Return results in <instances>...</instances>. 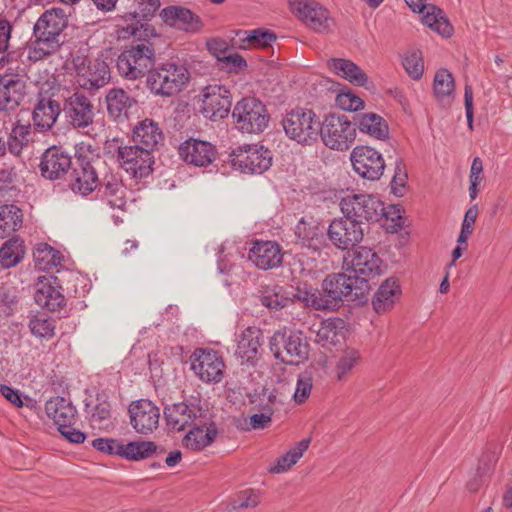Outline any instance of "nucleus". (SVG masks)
Masks as SVG:
<instances>
[{"label":"nucleus","instance_id":"7","mask_svg":"<svg viewBox=\"0 0 512 512\" xmlns=\"http://www.w3.org/2000/svg\"><path fill=\"white\" fill-rule=\"evenodd\" d=\"M235 127L242 133H262L269 124L270 114L266 105L254 96L240 99L232 110Z\"/></svg>","mask_w":512,"mask_h":512},{"label":"nucleus","instance_id":"47","mask_svg":"<svg viewBox=\"0 0 512 512\" xmlns=\"http://www.w3.org/2000/svg\"><path fill=\"white\" fill-rule=\"evenodd\" d=\"M454 90L455 81L452 73L445 68L437 70L433 80V93L436 99L443 100L453 95Z\"/></svg>","mask_w":512,"mask_h":512},{"label":"nucleus","instance_id":"16","mask_svg":"<svg viewBox=\"0 0 512 512\" xmlns=\"http://www.w3.org/2000/svg\"><path fill=\"white\" fill-rule=\"evenodd\" d=\"M225 364L222 355L210 348H197L191 355V369L205 383H219Z\"/></svg>","mask_w":512,"mask_h":512},{"label":"nucleus","instance_id":"14","mask_svg":"<svg viewBox=\"0 0 512 512\" xmlns=\"http://www.w3.org/2000/svg\"><path fill=\"white\" fill-rule=\"evenodd\" d=\"M364 230L359 221L346 215L333 219L326 229L331 244L343 251L357 246L363 240Z\"/></svg>","mask_w":512,"mask_h":512},{"label":"nucleus","instance_id":"1","mask_svg":"<svg viewBox=\"0 0 512 512\" xmlns=\"http://www.w3.org/2000/svg\"><path fill=\"white\" fill-rule=\"evenodd\" d=\"M161 7L160 0H140L138 11L123 16L126 25L120 29L122 38L132 37L130 47L125 48L116 60L118 71L131 77L140 76L151 65L154 56L152 38L158 36L156 29L149 22Z\"/></svg>","mask_w":512,"mask_h":512},{"label":"nucleus","instance_id":"43","mask_svg":"<svg viewBox=\"0 0 512 512\" xmlns=\"http://www.w3.org/2000/svg\"><path fill=\"white\" fill-rule=\"evenodd\" d=\"M310 443V437L297 442L290 450L275 460L274 465L269 468V472L279 474L290 469L303 456Z\"/></svg>","mask_w":512,"mask_h":512},{"label":"nucleus","instance_id":"29","mask_svg":"<svg viewBox=\"0 0 512 512\" xmlns=\"http://www.w3.org/2000/svg\"><path fill=\"white\" fill-rule=\"evenodd\" d=\"M25 83L16 76L0 74V111H14L24 99Z\"/></svg>","mask_w":512,"mask_h":512},{"label":"nucleus","instance_id":"30","mask_svg":"<svg viewBox=\"0 0 512 512\" xmlns=\"http://www.w3.org/2000/svg\"><path fill=\"white\" fill-rule=\"evenodd\" d=\"M132 140L141 148L153 152L164 141V134L159 123L151 118H145L133 128Z\"/></svg>","mask_w":512,"mask_h":512},{"label":"nucleus","instance_id":"45","mask_svg":"<svg viewBox=\"0 0 512 512\" xmlns=\"http://www.w3.org/2000/svg\"><path fill=\"white\" fill-rule=\"evenodd\" d=\"M22 211L14 204L0 206V238L7 237L10 232L16 231L22 224Z\"/></svg>","mask_w":512,"mask_h":512},{"label":"nucleus","instance_id":"57","mask_svg":"<svg viewBox=\"0 0 512 512\" xmlns=\"http://www.w3.org/2000/svg\"><path fill=\"white\" fill-rule=\"evenodd\" d=\"M336 104L342 110L349 112H356L364 108V101L350 90L340 92L336 96Z\"/></svg>","mask_w":512,"mask_h":512},{"label":"nucleus","instance_id":"36","mask_svg":"<svg viewBox=\"0 0 512 512\" xmlns=\"http://www.w3.org/2000/svg\"><path fill=\"white\" fill-rule=\"evenodd\" d=\"M45 411L58 427H66V424H75L77 410L72 402L64 397L56 396L45 404Z\"/></svg>","mask_w":512,"mask_h":512},{"label":"nucleus","instance_id":"62","mask_svg":"<svg viewBox=\"0 0 512 512\" xmlns=\"http://www.w3.org/2000/svg\"><path fill=\"white\" fill-rule=\"evenodd\" d=\"M60 48L51 47L46 41L35 39V46L31 47L28 51V59L33 62L41 61L54 53Z\"/></svg>","mask_w":512,"mask_h":512},{"label":"nucleus","instance_id":"18","mask_svg":"<svg viewBox=\"0 0 512 512\" xmlns=\"http://www.w3.org/2000/svg\"><path fill=\"white\" fill-rule=\"evenodd\" d=\"M202 106L200 112L211 121L224 119L230 113L232 95L224 85H208L202 90Z\"/></svg>","mask_w":512,"mask_h":512},{"label":"nucleus","instance_id":"60","mask_svg":"<svg viewBox=\"0 0 512 512\" xmlns=\"http://www.w3.org/2000/svg\"><path fill=\"white\" fill-rule=\"evenodd\" d=\"M312 389V377L308 373H301L298 375L296 390L293 398L297 404L304 403L310 395Z\"/></svg>","mask_w":512,"mask_h":512},{"label":"nucleus","instance_id":"55","mask_svg":"<svg viewBox=\"0 0 512 512\" xmlns=\"http://www.w3.org/2000/svg\"><path fill=\"white\" fill-rule=\"evenodd\" d=\"M361 359L360 353L354 348L344 350L337 363V377L343 380L345 376L358 364Z\"/></svg>","mask_w":512,"mask_h":512},{"label":"nucleus","instance_id":"50","mask_svg":"<svg viewBox=\"0 0 512 512\" xmlns=\"http://www.w3.org/2000/svg\"><path fill=\"white\" fill-rule=\"evenodd\" d=\"M32 335L37 338L49 340L55 336V321L49 317L34 315L28 323Z\"/></svg>","mask_w":512,"mask_h":512},{"label":"nucleus","instance_id":"15","mask_svg":"<svg viewBox=\"0 0 512 512\" xmlns=\"http://www.w3.org/2000/svg\"><path fill=\"white\" fill-rule=\"evenodd\" d=\"M293 14L317 33L329 32L333 19L330 12L315 0H289Z\"/></svg>","mask_w":512,"mask_h":512},{"label":"nucleus","instance_id":"38","mask_svg":"<svg viewBox=\"0 0 512 512\" xmlns=\"http://www.w3.org/2000/svg\"><path fill=\"white\" fill-rule=\"evenodd\" d=\"M107 111L115 120L128 118L129 110L137 104V101L121 88H112L106 95Z\"/></svg>","mask_w":512,"mask_h":512},{"label":"nucleus","instance_id":"13","mask_svg":"<svg viewBox=\"0 0 512 512\" xmlns=\"http://www.w3.org/2000/svg\"><path fill=\"white\" fill-rule=\"evenodd\" d=\"M68 25L67 12L58 7L46 10L37 20L33 27L35 39L46 41L54 48H60L63 41L61 34Z\"/></svg>","mask_w":512,"mask_h":512},{"label":"nucleus","instance_id":"34","mask_svg":"<svg viewBox=\"0 0 512 512\" xmlns=\"http://www.w3.org/2000/svg\"><path fill=\"white\" fill-rule=\"evenodd\" d=\"M163 413L167 425L176 431H183L194 425L197 419L195 407L188 405L186 402L166 405Z\"/></svg>","mask_w":512,"mask_h":512},{"label":"nucleus","instance_id":"21","mask_svg":"<svg viewBox=\"0 0 512 512\" xmlns=\"http://www.w3.org/2000/svg\"><path fill=\"white\" fill-rule=\"evenodd\" d=\"M296 244L312 252L319 253L328 247L325 227L312 218H301L295 227Z\"/></svg>","mask_w":512,"mask_h":512},{"label":"nucleus","instance_id":"41","mask_svg":"<svg viewBox=\"0 0 512 512\" xmlns=\"http://www.w3.org/2000/svg\"><path fill=\"white\" fill-rule=\"evenodd\" d=\"M292 295V304L300 302L304 307L314 310H325V306H327L323 302L321 291L307 282L299 283L296 287L293 286Z\"/></svg>","mask_w":512,"mask_h":512},{"label":"nucleus","instance_id":"6","mask_svg":"<svg viewBox=\"0 0 512 512\" xmlns=\"http://www.w3.org/2000/svg\"><path fill=\"white\" fill-rule=\"evenodd\" d=\"M91 446L103 454L119 456L127 461L135 462L164 453V448L153 441L145 440L130 441L124 444L120 439L96 438L91 442Z\"/></svg>","mask_w":512,"mask_h":512},{"label":"nucleus","instance_id":"22","mask_svg":"<svg viewBox=\"0 0 512 512\" xmlns=\"http://www.w3.org/2000/svg\"><path fill=\"white\" fill-rule=\"evenodd\" d=\"M61 289L58 277L52 275L39 277L34 295L35 302L48 311H60L66 306L65 296Z\"/></svg>","mask_w":512,"mask_h":512},{"label":"nucleus","instance_id":"35","mask_svg":"<svg viewBox=\"0 0 512 512\" xmlns=\"http://www.w3.org/2000/svg\"><path fill=\"white\" fill-rule=\"evenodd\" d=\"M353 119L355 128H358L361 133L382 141L389 138V126L382 116L368 112L356 114Z\"/></svg>","mask_w":512,"mask_h":512},{"label":"nucleus","instance_id":"11","mask_svg":"<svg viewBox=\"0 0 512 512\" xmlns=\"http://www.w3.org/2000/svg\"><path fill=\"white\" fill-rule=\"evenodd\" d=\"M75 161L70 168L68 186L76 194L88 196L97 188L99 178L92 164V157L83 152L82 146H75Z\"/></svg>","mask_w":512,"mask_h":512},{"label":"nucleus","instance_id":"37","mask_svg":"<svg viewBox=\"0 0 512 512\" xmlns=\"http://www.w3.org/2000/svg\"><path fill=\"white\" fill-rule=\"evenodd\" d=\"M327 66L337 76L349 81L356 86H365L368 82V76L360 66L349 59L330 58Z\"/></svg>","mask_w":512,"mask_h":512},{"label":"nucleus","instance_id":"63","mask_svg":"<svg viewBox=\"0 0 512 512\" xmlns=\"http://www.w3.org/2000/svg\"><path fill=\"white\" fill-rule=\"evenodd\" d=\"M17 172L15 167L0 169V203L5 195L15 188Z\"/></svg>","mask_w":512,"mask_h":512},{"label":"nucleus","instance_id":"19","mask_svg":"<svg viewBox=\"0 0 512 512\" xmlns=\"http://www.w3.org/2000/svg\"><path fill=\"white\" fill-rule=\"evenodd\" d=\"M128 413L130 424L137 433L148 435L157 429L160 410L151 400L132 401L128 407Z\"/></svg>","mask_w":512,"mask_h":512},{"label":"nucleus","instance_id":"42","mask_svg":"<svg viewBox=\"0 0 512 512\" xmlns=\"http://www.w3.org/2000/svg\"><path fill=\"white\" fill-rule=\"evenodd\" d=\"M35 267L41 271H49L61 266L63 256L48 243H38L33 250Z\"/></svg>","mask_w":512,"mask_h":512},{"label":"nucleus","instance_id":"8","mask_svg":"<svg viewBox=\"0 0 512 512\" xmlns=\"http://www.w3.org/2000/svg\"><path fill=\"white\" fill-rule=\"evenodd\" d=\"M339 205L343 215L359 221L362 227H367L369 223L377 222L382 217L389 218L383 202L372 194L353 193L343 197Z\"/></svg>","mask_w":512,"mask_h":512},{"label":"nucleus","instance_id":"32","mask_svg":"<svg viewBox=\"0 0 512 512\" xmlns=\"http://www.w3.org/2000/svg\"><path fill=\"white\" fill-rule=\"evenodd\" d=\"M97 197L105 201L111 208L123 210L126 206L125 189L122 180L111 174L106 175L95 189Z\"/></svg>","mask_w":512,"mask_h":512},{"label":"nucleus","instance_id":"52","mask_svg":"<svg viewBox=\"0 0 512 512\" xmlns=\"http://www.w3.org/2000/svg\"><path fill=\"white\" fill-rule=\"evenodd\" d=\"M501 448L496 445H489L479 458L477 471L481 476L493 473L500 458Z\"/></svg>","mask_w":512,"mask_h":512},{"label":"nucleus","instance_id":"53","mask_svg":"<svg viewBox=\"0 0 512 512\" xmlns=\"http://www.w3.org/2000/svg\"><path fill=\"white\" fill-rule=\"evenodd\" d=\"M408 173L404 161L399 158L395 161L394 175L390 181L391 193L396 197L404 196L407 188Z\"/></svg>","mask_w":512,"mask_h":512},{"label":"nucleus","instance_id":"48","mask_svg":"<svg viewBox=\"0 0 512 512\" xmlns=\"http://www.w3.org/2000/svg\"><path fill=\"white\" fill-rule=\"evenodd\" d=\"M22 241L10 239L0 248V263L4 268L16 266L22 260Z\"/></svg>","mask_w":512,"mask_h":512},{"label":"nucleus","instance_id":"3","mask_svg":"<svg viewBox=\"0 0 512 512\" xmlns=\"http://www.w3.org/2000/svg\"><path fill=\"white\" fill-rule=\"evenodd\" d=\"M345 263L346 270L353 273L351 278L357 285L355 298L360 302L366 301L372 288L371 281L385 272L386 265L373 249L364 246L354 250L351 261Z\"/></svg>","mask_w":512,"mask_h":512},{"label":"nucleus","instance_id":"27","mask_svg":"<svg viewBox=\"0 0 512 512\" xmlns=\"http://www.w3.org/2000/svg\"><path fill=\"white\" fill-rule=\"evenodd\" d=\"M263 343L262 330L255 326H249L242 331L239 337L235 355L241 359V364L255 366L260 358Z\"/></svg>","mask_w":512,"mask_h":512},{"label":"nucleus","instance_id":"24","mask_svg":"<svg viewBox=\"0 0 512 512\" xmlns=\"http://www.w3.org/2000/svg\"><path fill=\"white\" fill-rule=\"evenodd\" d=\"M180 158L196 167H207L217 157V149L211 142L188 138L178 148Z\"/></svg>","mask_w":512,"mask_h":512},{"label":"nucleus","instance_id":"20","mask_svg":"<svg viewBox=\"0 0 512 512\" xmlns=\"http://www.w3.org/2000/svg\"><path fill=\"white\" fill-rule=\"evenodd\" d=\"M71 155L62 146H50L40 159L39 170L43 178L47 180L62 179L72 167Z\"/></svg>","mask_w":512,"mask_h":512},{"label":"nucleus","instance_id":"39","mask_svg":"<svg viewBox=\"0 0 512 512\" xmlns=\"http://www.w3.org/2000/svg\"><path fill=\"white\" fill-rule=\"evenodd\" d=\"M292 293V285H266L261 290L260 302L269 309L281 310L292 304Z\"/></svg>","mask_w":512,"mask_h":512},{"label":"nucleus","instance_id":"2","mask_svg":"<svg viewBox=\"0 0 512 512\" xmlns=\"http://www.w3.org/2000/svg\"><path fill=\"white\" fill-rule=\"evenodd\" d=\"M154 55H156L155 52ZM151 62L148 69L137 77L128 76L123 71L118 72L122 77L129 80H136L147 74V88L152 94L161 97H171L178 94L189 81L190 73L184 65L169 61L156 64L155 56H153Z\"/></svg>","mask_w":512,"mask_h":512},{"label":"nucleus","instance_id":"10","mask_svg":"<svg viewBox=\"0 0 512 512\" xmlns=\"http://www.w3.org/2000/svg\"><path fill=\"white\" fill-rule=\"evenodd\" d=\"M234 169L246 174H263L273 163V153L261 144L239 146L229 155Z\"/></svg>","mask_w":512,"mask_h":512},{"label":"nucleus","instance_id":"26","mask_svg":"<svg viewBox=\"0 0 512 512\" xmlns=\"http://www.w3.org/2000/svg\"><path fill=\"white\" fill-rule=\"evenodd\" d=\"M248 259L259 269H273L282 263V248L275 241L256 240L249 250Z\"/></svg>","mask_w":512,"mask_h":512},{"label":"nucleus","instance_id":"54","mask_svg":"<svg viewBox=\"0 0 512 512\" xmlns=\"http://www.w3.org/2000/svg\"><path fill=\"white\" fill-rule=\"evenodd\" d=\"M402 65L407 74L414 80L421 79L424 72L422 52L413 50L408 52L402 60Z\"/></svg>","mask_w":512,"mask_h":512},{"label":"nucleus","instance_id":"12","mask_svg":"<svg viewBox=\"0 0 512 512\" xmlns=\"http://www.w3.org/2000/svg\"><path fill=\"white\" fill-rule=\"evenodd\" d=\"M356 283L351 275L345 273H331L326 275L321 285V295L325 310L336 311L343 304L344 300H357L355 298Z\"/></svg>","mask_w":512,"mask_h":512},{"label":"nucleus","instance_id":"33","mask_svg":"<svg viewBox=\"0 0 512 512\" xmlns=\"http://www.w3.org/2000/svg\"><path fill=\"white\" fill-rule=\"evenodd\" d=\"M218 435L215 422L195 423L183 438V445L193 451H201L211 445Z\"/></svg>","mask_w":512,"mask_h":512},{"label":"nucleus","instance_id":"40","mask_svg":"<svg viewBox=\"0 0 512 512\" xmlns=\"http://www.w3.org/2000/svg\"><path fill=\"white\" fill-rule=\"evenodd\" d=\"M62 113L60 103L51 98H40L33 111L34 125L42 130H49Z\"/></svg>","mask_w":512,"mask_h":512},{"label":"nucleus","instance_id":"61","mask_svg":"<svg viewBox=\"0 0 512 512\" xmlns=\"http://www.w3.org/2000/svg\"><path fill=\"white\" fill-rule=\"evenodd\" d=\"M221 69L228 72H239L247 67V61L237 52H228L220 61Z\"/></svg>","mask_w":512,"mask_h":512},{"label":"nucleus","instance_id":"44","mask_svg":"<svg viewBox=\"0 0 512 512\" xmlns=\"http://www.w3.org/2000/svg\"><path fill=\"white\" fill-rule=\"evenodd\" d=\"M85 412L92 422L101 423L111 418V404L108 394L102 390L96 393L95 400H85Z\"/></svg>","mask_w":512,"mask_h":512},{"label":"nucleus","instance_id":"31","mask_svg":"<svg viewBox=\"0 0 512 512\" xmlns=\"http://www.w3.org/2000/svg\"><path fill=\"white\" fill-rule=\"evenodd\" d=\"M402 294L399 280L389 277L378 287L372 298V307L377 314L391 310Z\"/></svg>","mask_w":512,"mask_h":512},{"label":"nucleus","instance_id":"17","mask_svg":"<svg viewBox=\"0 0 512 512\" xmlns=\"http://www.w3.org/2000/svg\"><path fill=\"white\" fill-rule=\"evenodd\" d=\"M350 161L354 171L363 179L369 181L379 180L385 169L382 154L375 148L358 145L350 154Z\"/></svg>","mask_w":512,"mask_h":512},{"label":"nucleus","instance_id":"49","mask_svg":"<svg viewBox=\"0 0 512 512\" xmlns=\"http://www.w3.org/2000/svg\"><path fill=\"white\" fill-rule=\"evenodd\" d=\"M344 327V320L340 318H329L322 323L318 331V336L330 344L335 345L340 341V338L344 336Z\"/></svg>","mask_w":512,"mask_h":512},{"label":"nucleus","instance_id":"51","mask_svg":"<svg viewBox=\"0 0 512 512\" xmlns=\"http://www.w3.org/2000/svg\"><path fill=\"white\" fill-rule=\"evenodd\" d=\"M109 68L105 62H98L93 67L89 66L83 86L88 89L103 87L109 79Z\"/></svg>","mask_w":512,"mask_h":512},{"label":"nucleus","instance_id":"4","mask_svg":"<svg viewBox=\"0 0 512 512\" xmlns=\"http://www.w3.org/2000/svg\"><path fill=\"white\" fill-rule=\"evenodd\" d=\"M269 349L275 359L286 365H299L309 357L307 336L287 327L276 330L269 339Z\"/></svg>","mask_w":512,"mask_h":512},{"label":"nucleus","instance_id":"25","mask_svg":"<svg viewBox=\"0 0 512 512\" xmlns=\"http://www.w3.org/2000/svg\"><path fill=\"white\" fill-rule=\"evenodd\" d=\"M426 0H405L413 12L423 13V23L445 38L452 36L454 28L444 11L434 4L426 5Z\"/></svg>","mask_w":512,"mask_h":512},{"label":"nucleus","instance_id":"58","mask_svg":"<svg viewBox=\"0 0 512 512\" xmlns=\"http://www.w3.org/2000/svg\"><path fill=\"white\" fill-rule=\"evenodd\" d=\"M483 162L480 157H475L472 161L469 174V197L471 200L476 199L478 195V185L482 181Z\"/></svg>","mask_w":512,"mask_h":512},{"label":"nucleus","instance_id":"56","mask_svg":"<svg viewBox=\"0 0 512 512\" xmlns=\"http://www.w3.org/2000/svg\"><path fill=\"white\" fill-rule=\"evenodd\" d=\"M245 40L255 47L267 48L277 40V35L269 29L257 28L250 31Z\"/></svg>","mask_w":512,"mask_h":512},{"label":"nucleus","instance_id":"5","mask_svg":"<svg viewBox=\"0 0 512 512\" xmlns=\"http://www.w3.org/2000/svg\"><path fill=\"white\" fill-rule=\"evenodd\" d=\"M286 136L301 145L317 142L321 132L320 118L308 108H295L287 111L281 120Z\"/></svg>","mask_w":512,"mask_h":512},{"label":"nucleus","instance_id":"46","mask_svg":"<svg viewBox=\"0 0 512 512\" xmlns=\"http://www.w3.org/2000/svg\"><path fill=\"white\" fill-rule=\"evenodd\" d=\"M123 151H119V164L120 166L133 178L142 179V175L146 173L145 166H135L136 158H138V154L143 153L144 148H141L140 145L134 143V145H126Z\"/></svg>","mask_w":512,"mask_h":512},{"label":"nucleus","instance_id":"9","mask_svg":"<svg viewBox=\"0 0 512 512\" xmlns=\"http://www.w3.org/2000/svg\"><path fill=\"white\" fill-rule=\"evenodd\" d=\"M319 137L330 149L345 151L350 148L356 138L354 119L345 114L329 113L320 120Z\"/></svg>","mask_w":512,"mask_h":512},{"label":"nucleus","instance_id":"28","mask_svg":"<svg viewBox=\"0 0 512 512\" xmlns=\"http://www.w3.org/2000/svg\"><path fill=\"white\" fill-rule=\"evenodd\" d=\"M159 16L166 25L184 31L195 32L202 27L200 17L185 7L167 6L160 11Z\"/></svg>","mask_w":512,"mask_h":512},{"label":"nucleus","instance_id":"64","mask_svg":"<svg viewBox=\"0 0 512 512\" xmlns=\"http://www.w3.org/2000/svg\"><path fill=\"white\" fill-rule=\"evenodd\" d=\"M274 414V409L271 407H262L260 413H255L250 416V426L254 430L265 429L269 426Z\"/></svg>","mask_w":512,"mask_h":512},{"label":"nucleus","instance_id":"59","mask_svg":"<svg viewBox=\"0 0 512 512\" xmlns=\"http://www.w3.org/2000/svg\"><path fill=\"white\" fill-rule=\"evenodd\" d=\"M0 304L6 308L7 315H11L16 310L18 304L16 287L7 284L0 286Z\"/></svg>","mask_w":512,"mask_h":512},{"label":"nucleus","instance_id":"23","mask_svg":"<svg viewBox=\"0 0 512 512\" xmlns=\"http://www.w3.org/2000/svg\"><path fill=\"white\" fill-rule=\"evenodd\" d=\"M62 113L74 128H85L93 123V105L88 97L75 92L64 100Z\"/></svg>","mask_w":512,"mask_h":512}]
</instances>
